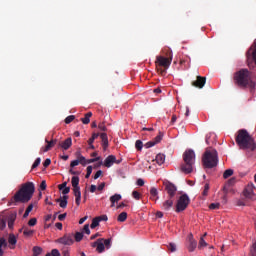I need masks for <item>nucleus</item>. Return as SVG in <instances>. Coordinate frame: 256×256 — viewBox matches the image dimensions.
I'll list each match as a JSON object with an SVG mask.
<instances>
[{"mask_svg": "<svg viewBox=\"0 0 256 256\" xmlns=\"http://www.w3.org/2000/svg\"><path fill=\"white\" fill-rule=\"evenodd\" d=\"M235 141L239 149L249 151H255L256 149L255 138L250 136L249 132L246 129L238 130Z\"/></svg>", "mask_w": 256, "mask_h": 256, "instance_id": "1", "label": "nucleus"}, {"mask_svg": "<svg viewBox=\"0 0 256 256\" xmlns=\"http://www.w3.org/2000/svg\"><path fill=\"white\" fill-rule=\"evenodd\" d=\"M233 81L234 85L240 89H247V87L255 89V82L251 78V72H249L247 69H240L239 71L235 72Z\"/></svg>", "mask_w": 256, "mask_h": 256, "instance_id": "2", "label": "nucleus"}, {"mask_svg": "<svg viewBox=\"0 0 256 256\" xmlns=\"http://www.w3.org/2000/svg\"><path fill=\"white\" fill-rule=\"evenodd\" d=\"M35 193V184L33 182H26L21 185V188L14 195L16 203H29L33 199Z\"/></svg>", "mask_w": 256, "mask_h": 256, "instance_id": "3", "label": "nucleus"}, {"mask_svg": "<svg viewBox=\"0 0 256 256\" xmlns=\"http://www.w3.org/2000/svg\"><path fill=\"white\" fill-rule=\"evenodd\" d=\"M204 169H213L219 165V153L212 147L206 148L202 156Z\"/></svg>", "mask_w": 256, "mask_h": 256, "instance_id": "4", "label": "nucleus"}, {"mask_svg": "<svg viewBox=\"0 0 256 256\" xmlns=\"http://www.w3.org/2000/svg\"><path fill=\"white\" fill-rule=\"evenodd\" d=\"M173 61V51L171 49L166 50V57L165 56H157L155 65L158 73L160 75H166L167 69L171 67V63Z\"/></svg>", "mask_w": 256, "mask_h": 256, "instance_id": "5", "label": "nucleus"}, {"mask_svg": "<svg viewBox=\"0 0 256 256\" xmlns=\"http://www.w3.org/2000/svg\"><path fill=\"white\" fill-rule=\"evenodd\" d=\"M182 157L184 163L181 164L180 171L185 173V175L193 173V165H195V151L188 149L183 153Z\"/></svg>", "mask_w": 256, "mask_h": 256, "instance_id": "6", "label": "nucleus"}, {"mask_svg": "<svg viewBox=\"0 0 256 256\" xmlns=\"http://www.w3.org/2000/svg\"><path fill=\"white\" fill-rule=\"evenodd\" d=\"M71 184L73 187L74 197H76L75 203L79 207L81 205V187H79V177L73 176Z\"/></svg>", "mask_w": 256, "mask_h": 256, "instance_id": "7", "label": "nucleus"}, {"mask_svg": "<svg viewBox=\"0 0 256 256\" xmlns=\"http://www.w3.org/2000/svg\"><path fill=\"white\" fill-rule=\"evenodd\" d=\"M190 202L191 200L189 199V196L187 194L181 195L176 204V213H181V211H185L189 206Z\"/></svg>", "mask_w": 256, "mask_h": 256, "instance_id": "8", "label": "nucleus"}, {"mask_svg": "<svg viewBox=\"0 0 256 256\" xmlns=\"http://www.w3.org/2000/svg\"><path fill=\"white\" fill-rule=\"evenodd\" d=\"M254 190H255V185L253 183H249L243 191L244 197H246L250 201H256V195Z\"/></svg>", "mask_w": 256, "mask_h": 256, "instance_id": "9", "label": "nucleus"}, {"mask_svg": "<svg viewBox=\"0 0 256 256\" xmlns=\"http://www.w3.org/2000/svg\"><path fill=\"white\" fill-rule=\"evenodd\" d=\"M56 243H60V245H67V246L73 245L75 243V240L73 239V233L65 234L61 238L57 239Z\"/></svg>", "mask_w": 256, "mask_h": 256, "instance_id": "10", "label": "nucleus"}, {"mask_svg": "<svg viewBox=\"0 0 256 256\" xmlns=\"http://www.w3.org/2000/svg\"><path fill=\"white\" fill-rule=\"evenodd\" d=\"M165 190L167 191L170 199H173V197H175V194L177 193V186L171 182H167L165 183Z\"/></svg>", "mask_w": 256, "mask_h": 256, "instance_id": "11", "label": "nucleus"}, {"mask_svg": "<svg viewBox=\"0 0 256 256\" xmlns=\"http://www.w3.org/2000/svg\"><path fill=\"white\" fill-rule=\"evenodd\" d=\"M205 83H207V78L197 76L196 80L192 82V86L197 87L198 89H203V87H205Z\"/></svg>", "mask_w": 256, "mask_h": 256, "instance_id": "12", "label": "nucleus"}, {"mask_svg": "<svg viewBox=\"0 0 256 256\" xmlns=\"http://www.w3.org/2000/svg\"><path fill=\"white\" fill-rule=\"evenodd\" d=\"M45 142L47 143V145L41 148V151L43 153H47V151H51V149H53V147L57 145V139H52L51 141L46 139Z\"/></svg>", "mask_w": 256, "mask_h": 256, "instance_id": "13", "label": "nucleus"}, {"mask_svg": "<svg viewBox=\"0 0 256 256\" xmlns=\"http://www.w3.org/2000/svg\"><path fill=\"white\" fill-rule=\"evenodd\" d=\"M188 240H189L188 251H189V253H193V251H195V249H197V242H196L195 238H193V234H190L188 236Z\"/></svg>", "mask_w": 256, "mask_h": 256, "instance_id": "14", "label": "nucleus"}, {"mask_svg": "<svg viewBox=\"0 0 256 256\" xmlns=\"http://www.w3.org/2000/svg\"><path fill=\"white\" fill-rule=\"evenodd\" d=\"M73 145V140L71 138H67L63 142H59V147L64 149V151H67Z\"/></svg>", "mask_w": 256, "mask_h": 256, "instance_id": "15", "label": "nucleus"}, {"mask_svg": "<svg viewBox=\"0 0 256 256\" xmlns=\"http://www.w3.org/2000/svg\"><path fill=\"white\" fill-rule=\"evenodd\" d=\"M171 207H173V198L169 197L168 200L163 202L162 209L163 211H170Z\"/></svg>", "mask_w": 256, "mask_h": 256, "instance_id": "16", "label": "nucleus"}, {"mask_svg": "<svg viewBox=\"0 0 256 256\" xmlns=\"http://www.w3.org/2000/svg\"><path fill=\"white\" fill-rule=\"evenodd\" d=\"M67 199H69V196L64 195L62 198L56 199V203H59L60 207L62 209H65L67 208V203H68Z\"/></svg>", "mask_w": 256, "mask_h": 256, "instance_id": "17", "label": "nucleus"}, {"mask_svg": "<svg viewBox=\"0 0 256 256\" xmlns=\"http://www.w3.org/2000/svg\"><path fill=\"white\" fill-rule=\"evenodd\" d=\"M113 163H115V155H109L104 160V167L109 168V167H111L113 165Z\"/></svg>", "mask_w": 256, "mask_h": 256, "instance_id": "18", "label": "nucleus"}, {"mask_svg": "<svg viewBox=\"0 0 256 256\" xmlns=\"http://www.w3.org/2000/svg\"><path fill=\"white\" fill-rule=\"evenodd\" d=\"M150 199H152V201H157L159 199V191L157 188L152 187L150 189Z\"/></svg>", "mask_w": 256, "mask_h": 256, "instance_id": "19", "label": "nucleus"}, {"mask_svg": "<svg viewBox=\"0 0 256 256\" xmlns=\"http://www.w3.org/2000/svg\"><path fill=\"white\" fill-rule=\"evenodd\" d=\"M15 219H17V214L12 213L8 216V227L9 229H13V225L15 224Z\"/></svg>", "mask_w": 256, "mask_h": 256, "instance_id": "20", "label": "nucleus"}, {"mask_svg": "<svg viewBox=\"0 0 256 256\" xmlns=\"http://www.w3.org/2000/svg\"><path fill=\"white\" fill-rule=\"evenodd\" d=\"M91 117H93L92 112L86 113L85 116L81 118L83 125H89V123H91Z\"/></svg>", "mask_w": 256, "mask_h": 256, "instance_id": "21", "label": "nucleus"}, {"mask_svg": "<svg viewBox=\"0 0 256 256\" xmlns=\"http://www.w3.org/2000/svg\"><path fill=\"white\" fill-rule=\"evenodd\" d=\"M121 201V194H114L110 197L111 207H115L116 203H119Z\"/></svg>", "mask_w": 256, "mask_h": 256, "instance_id": "22", "label": "nucleus"}, {"mask_svg": "<svg viewBox=\"0 0 256 256\" xmlns=\"http://www.w3.org/2000/svg\"><path fill=\"white\" fill-rule=\"evenodd\" d=\"M236 183V179L235 178H230L228 181H227V184L224 186V192L225 193H229V189H227L228 187H232V185H235Z\"/></svg>", "mask_w": 256, "mask_h": 256, "instance_id": "23", "label": "nucleus"}, {"mask_svg": "<svg viewBox=\"0 0 256 256\" xmlns=\"http://www.w3.org/2000/svg\"><path fill=\"white\" fill-rule=\"evenodd\" d=\"M96 251H97V253H103V251H105V244L103 243V238H99V242H98Z\"/></svg>", "mask_w": 256, "mask_h": 256, "instance_id": "24", "label": "nucleus"}, {"mask_svg": "<svg viewBox=\"0 0 256 256\" xmlns=\"http://www.w3.org/2000/svg\"><path fill=\"white\" fill-rule=\"evenodd\" d=\"M154 161L157 163V165H163V163H165L164 154H157Z\"/></svg>", "mask_w": 256, "mask_h": 256, "instance_id": "25", "label": "nucleus"}, {"mask_svg": "<svg viewBox=\"0 0 256 256\" xmlns=\"http://www.w3.org/2000/svg\"><path fill=\"white\" fill-rule=\"evenodd\" d=\"M117 221H119V223H125V221H127V212H121L118 215Z\"/></svg>", "mask_w": 256, "mask_h": 256, "instance_id": "26", "label": "nucleus"}, {"mask_svg": "<svg viewBox=\"0 0 256 256\" xmlns=\"http://www.w3.org/2000/svg\"><path fill=\"white\" fill-rule=\"evenodd\" d=\"M78 155V161L80 163V165H83V167H85V165H87V159L81 155V153L77 152Z\"/></svg>", "mask_w": 256, "mask_h": 256, "instance_id": "27", "label": "nucleus"}, {"mask_svg": "<svg viewBox=\"0 0 256 256\" xmlns=\"http://www.w3.org/2000/svg\"><path fill=\"white\" fill-rule=\"evenodd\" d=\"M73 239H75L77 243L81 242L83 240V233L76 232L75 235H73Z\"/></svg>", "mask_w": 256, "mask_h": 256, "instance_id": "28", "label": "nucleus"}, {"mask_svg": "<svg viewBox=\"0 0 256 256\" xmlns=\"http://www.w3.org/2000/svg\"><path fill=\"white\" fill-rule=\"evenodd\" d=\"M8 243L10 245H17V237H15L14 234H10L8 238Z\"/></svg>", "mask_w": 256, "mask_h": 256, "instance_id": "29", "label": "nucleus"}, {"mask_svg": "<svg viewBox=\"0 0 256 256\" xmlns=\"http://www.w3.org/2000/svg\"><path fill=\"white\" fill-rule=\"evenodd\" d=\"M33 233H35V231L24 227L23 235H25V237H32Z\"/></svg>", "mask_w": 256, "mask_h": 256, "instance_id": "30", "label": "nucleus"}, {"mask_svg": "<svg viewBox=\"0 0 256 256\" xmlns=\"http://www.w3.org/2000/svg\"><path fill=\"white\" fill-rule=\"evenodd\" d=\"M33 255H41V253H43V248L39 247V246H34L33 249Z\"/></svg>", "mask_w": 256, "mask_h": 256, "instance_id": "31", "label": "nucleus"}, {"mask_svg": "<svg viewBox=\"0 0 256 256\" xmlns=\"http://www.w3.org/2000/svg\"><path fill=\"white\" fill-rule=\"evenodd\" d=\"M231 175H233V169H227L223 173V178L229 179V177H231Z\"/></svg>", "mask_w": 256, "mask_h": 256, "instance_id": "32", "label": "nucleus"}, {"mask_svg": "<svg viewBox=\"0 0 256 256\" xmlns=\"http://www.w3.org/2000/svg\"><path fill=\"white\" fill-rule=\"evenodd\" d=\"M99 218H94L93 220H92V223H91V225H90V227H91V229H95L96 227H99Z\"/></svg>", "mask_w": 256, "mask_h": 256, "instance_id": "33", "label": "nucleus"}, {"mask_svg": "<svg viewBox=\"0 0 256 256\" xmlns=\"http://www.w3.org/2000/svg\"><path fill=\"white\" fill-rule=\"evenodd\" d=\"M203 247H207V242L205 241V238L201 237L198 244V249H203Z\"/></svg>", "mask_w": 256, "mask_h": 256, "instance_id": "34", "label": "nucleus"}, {"mask_svg": "<svg viewBox=\"0 0 256 256\" xmlns=\"http://www.w3.org/2000/svg\"><path fill=\"white\" fill-rule=\"evenodd\" d=\"M100 139L102 140V143H109V138L107 137V133H101Z\"/></svg>", "mask_w": 256, "mask_h": 256, "instance_id": "35", "label": "nucleus"}, {"mask_svg": "<svg viewBox=\"0 0 256 256\" xmlns=\"http://www.w3.org/2000/svg\"><path fill=\"white\" fill-rule=\"evenodd\" d=\"M132 197H133L134 199H136V201H139V199H141V193H139V191H137V190H134V191L132 192Z\"/></svg>", "mask_w": 256, "mask_h": 256, "instance_id": "36", "label": "nucleus"}, {"mask_svg": "<svg viewBox=\"0 0 256 256\" xmlns=\"http://www.w3.org/2000/svg\"><path fill=\"white\" fill-rule=\"evenodd\" d=\"M135 147L138 151H141V149H143V142L141 140H137L135 143Z\"/></svg>", "mask_w": 256, "mask_h": 256, "instance_id": "37", "label": "nucleus"}, {"mask_svg": "<svg viewBox=\"0 0 256 256\" xmlns=\"http://www.w3.org/2000/svg\"><path fill=\"white\" fill-rule=\"evenodd\" d=\"M72 121H75V116L74 115H70V116L65 118L66 125H69V123H72Z\"/></svg>", "mask_w": 256, "mask_h": 256, "instance_id": "38", "label": "nucleus"}, {"mask_svg": "<svg viewBox=\"0 0 256 256\" xmlns=\"http://www.w3.org/2000/svg\"><path fill=\"white\" fill-rule=\"evenodd\" d=\"M208 194H209V184L206 183V184L204 185V190H203V192H202V195H203L204 197H207Z\"/></svg>", "mask_w": 256, "mask_h": 256, "instance_id": "39", "label": "nucleus"}, {"mask_svg": "<svg viewBox=\"0 0 256 256\" xmlns=\"http://www.w3.org/2000/svg\"><path fill=\"white\" fill-rule=\"evenodd\" d=\"M28 225H29V227H35L37 225V218H31L28 221Z\"/></svg>", "mask_w": 256, "mask_h": 256, "instance_id": "40", "label": "nucleus"}, {"mask_svg": "<svg viewBox=\"0 0 256 256\" xmlns=\"http://www.w3.org/2000/svg\"><path fill=\"white\" fill-rule=\"evenodd\" d=\"M93 173V166H88L87 167V173H86V176L85 178L86 179H89V177H91V174Z\"/></svg>", "mask_w": 256, "mask_h": 256, "instance_id": "41", "label": "nucleus"}, {"mask_svg": "<svg viewBox=\"0 0 256 256\" xmlns=\"http://www.w3.org/2000/svg\"><path fill=\"white\" fill-rule=\"evenodd\" d=\"M103 243H104V247L109 249V247H111V238H108V239L103 238Z\"/></svg>", "mask_w": 256, "mask_h": 256, "instance_id": "42", "label": "nucleus"}, {"mask_svg": "<svg viewBox=\"0 0 256 256\" xmlns=\"http://www.w3.org/2000/svg\"><path fill=\"white\" fill-rule=\"evenodd\" d=\"M7 227V220L0 218V229H5Z\"/></svg>", "mask_w": 256, "mask_h": 256, "instance_id": "43", "label": "nucleus"}, {"mask_svg": "<svg viewBox=\"0 0 256 256\" xmlns=\"http://www.w3.org/2000/svg\"><path fill=\"white\" fill-rule=\"evenodd\" d=\"M155 145H156V142H154V141L152 140V141L147 142V143L144 145V147H145L146 149H151V147H155Z\"/></svg>", "mask_w": 256, "mask_h": 256, "instance_id": "44", "label": "nucleus"}, {"mask_svg": "<svg viewBox=\"0 0 256 256\" xmlns=\"http://www.w3.org/2000/svg\"><path fill=\"white\" fill-rule=\"evenodd\" d=\"M168 249L169 251H171V253H174V251H177V246L175 245V243H170L168 245Z\"/></svg>", "mask_w": 256, "mask_h": 256, "instance_id": "45", "label": "nucleus"}, {"mask_svg": "<svg viewBox=\"0 0 256 256\" xmlns=\"http://www.w3.org/2000/svg\"><path fill=\"white\" fill-rule=\"evenodd\" d=\"M38 165H41V158H37L35 161H34V163H33V165H32V169H37V166Z\"/></svg>", "mask_w": 256, "mask_h": 256, "instance_id": "46", "label": "nucleus"}, {"mask_svg": "<svg viewBox=\"0 0 256 256\" xmlns=\"http://www.w3.org/2000/svg\"><path fill=\"white\" fill-rule=\"evenodd\" d=\"M163 139V134H159L158 136H156L155 138H154V143H156V145H157V143H161V140Z\"/></svg>", "mask_w": 256, "mask_h": 256, "instance_id": "47", "label": "nucleus"}, {"mask_svg": "<svg viewBox=\"0 0 256 256\" xmlns=\"http://www.w3.org/2000/svg\"><path fill=\"white\" fill-rule=\"evenodd\" d=\"M100 160H101V157H96V158L86 160V165L91 164V163H95V162L100 161Z\"/></svg>", "mask_w": 256, "mask_h": 256, "instance_id": "48", "label": "nucleus"}, {"mask_svg": "<svg viewBox=\"0 0 256 256\" xmlns=\"http://www.w3.org/2000/svg\"><path fill=\"white\" fill-rule=\"evenodd\" d=\"M219 207H221V204L219 203H211L209 205V209H219Z\"/></svg>", "mask_w": 256, "mask_h": 256, "instance_id": "49", "label": "nucleus"}, {"mask_svg": "<svg viewBox=\"0 0 256 256\" xmlns=\"http://www.w3.org/2000/svg\"><path fill=\"white\" fill-rule=\"evenodd\" d=\"M84 233H86V235H91V230L89 229V224H86L83 228Z\"/></svg>", "mask_w": 256, "mask_h": 256, "instance_id": "50", "label": "nucleus"}, {"mask_svg": "<svg viewBox=\"0 0 256 256\" xmlns=\"http://www.w3.org/2000/svg\"><path fill=\"white\" fill-rule=\"evenodd\" d=\"M40 189L41 191H45V189H47V182L45 180L41 182Z\"/></svg>", "mask_w": 256, "mask_h": 256, "instance_id": "51", "label": "nucleus"}, {"mask_svg": "<svg viewBox=\"0 0 256 256\" xmlns=\"http://www.w3.org/2000/svg\"><path fill=\"white\" fill-rule=\"evenodd\" d=\"M7 247V241L5 238H0V248Z\"/></svg>", "mask_w": 256, "mask_h": 256, "instance_id": "52", "label": "nucleus"}, {"mask_svg": "<svg viewBox=\"0 0 256 256\" xmlns=\"http://www.w3.org/2000/svg\"><path fill=\"white\" fill-rule=\"evenodd\" d=\"M50 255H52V256H61V253L57 249H52Z\"/></svg>", "mask_w": 256, "mask_h": 256, "instance_id": "53", "label": "nucleus"}, {"mask_svg": "<svg viewBox=\"0 0 256 256\" xmlns=\"http://www.w3.org/2000/svg\"><path fill=\"white\" fill-rule=\"evenodd\" d=\"M103 175V171L98 170L95 175H94V179H99L101 176Z\"/></svg>", "mask_w": 256, "mask_h": 256, "instance_id": "54", "label": "nucleus"}, {"mask_svg": "<svg viewBox=\"0 0 256 256\" xmlns=\"http://www.w3.org/2000/svg\"><path fill=\"white\" fill-rule=\"evenodd\" d=\"M79 164H80L79 160L77 159V160H74L70 163V167L73 169V167H77V165H79Z\"/></svg>", "mask_w": 256, "mask_h": 256, "instance_id": "55", "label": "nucleus"}, {"mask_svg": "<svg viewBox=\"0 0 256 256\" xmlns=\"http://www.w3.org/2000/svg\"><path fill=\"white\" fill-rule=\"evenodd\" d=\"M97 219H98L99 222L101 223V221H107V220H108V217H107V215H101V216L97 217Z\"/></svg>", "mask_w": 256, "mask_h": 256, "instance_id": "56", "label": "nucleus"}, {"mask_svg": "<svg viewBox=\"0 0 256 256\" xmlns=\"http://www.w3.org/2000/svg\"><path fill=\"white\" fill-rule=\"evenodd\" d=\"M98 128L100 129V131H107V127L105 126V123H100L98 125Z\"/></svg>", "mask_w": 256, "mask_h": 256, "instance_id": "57", "label": "nucleus"}, {"mask_svg": "<svg viewBox=\"0 0 256 256\" xmlns=\"http://www.w3.org/2000/svg\"><path fill=\"white\" fill-rule=\"evenodd\" d=\"M49 165H51V159L47 158L43 163V167H49Z\"/></svg>", "mask_w": 256, "mask_h": 256, "instance_id": "58", "label": "nucleus"}, {"mask_svg": "<svg viewBox=\"0 0 256 256\" xmlns=\"http://www.w3.org/2000/svg\"><path fill=\"white\" fill-rule=\"evenodd\" d=\"M137 185H138V187H143V185H145V181L140 178L137 180Z\"/></svg>", "mask_w": 256, "mask_h": 256, "instance_id": "59", "label": "nucleus"}, {"mask_svg": "<svg viewBox=\"0 0 256 256\" xmlns=\"http://www.w3.org/2000/svg\"><path fill=\"white\" fill-rule=\"evenodd\" d=\"M67 217V213H64V214H60L59 216H58V219H59V221H65V218Z\"/></svg>", "mask_w": 256, "mask_h": 256, "instance_id": "60", "label": "nucleus"}, {"mask_svg": "<svg viewBox=\"0 0 256 256\" xmlns=\"http://www.w3.org/2000/svg\"><path fill=\"white\" fill-rule=\"evenodd\" d=\"M105 189V182H102L98 187L97 190L98 191H103Z\"/></svg>", "mask_w": 256, "mask_h": 256, "instance_id": "61", "label": "nucleus"}, {"mask_svg": "<svg viewBox=\"0 0 256 256\" xmlns=\"http://www.w3.org/2000/svg\"><path fill=\"white\" fill-rule=\"evenodd\" d=\"M69 191H71V188L66 187V188H63L62 193L63 195H68Z\"/></svg>", "mask_w": 256, "mask_h": 256, "instance_id": "62", "label": "nucleus"}, {"mask_svg": "<svg viewBox=\"0 0 256 256\" xmlns=\"http://www.w3.org/2000/svg\"><path fill=\"white\" fill-rule=\"evenodd\" d=\"M252 256H256V242L253 244V249L251 251Z\"/></svg>", "mask_w": 256, "mask_h": 256, "instance_id": "63", "label": "nucleus"}, {"mask_svg": "<svg viewBox=\"0 0 256 256\" xmlns=\"http://www.w3.org/2000/svg\"><path fill=\"white\" fill-rule=\"evenodd\" d=\"M70 175H79V171H74L73 168L69 170Z\"/></svg>", "mask_w": 256, "mask_h": 256, "instance_id": "64", "label": "nucleus"}]
</instances>
